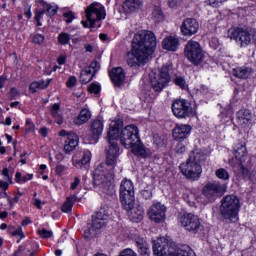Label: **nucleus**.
Instances as JSON below:
<instances>
[{
	"label": "nucleus",
	"mask_w": 256,
	"mask_h": 256,
	"mask_svg": "<svg viewBox=\"0 0 256 256\" xmlns=\"http://www.w3.org/2000/svg\"><path fill=\"white\" fill-rule=\"evenodd\" d=\"M129 213L130 221L134 223H139V221H143V215H145V210L142 206H135V202L132 204L130 209H125Z\"/></svg>",
	"instance_id": "nucleus-22"
},
{
	"label": "nucleus",
	"mask_w": 256,
	"mask_h": 256,
	"mask_svg": "<svg viewBox=\"0 0 256 256\" xmlns=\"http://www.w3.org/2000/svg\"><path fill=\"white\" fill-rule=\"evenodd\" d=\"M136 245L140 255L149 256V244H147V240L145 238H137Z\"/></svg>",
	"instance_id": "nucleus-30"
},
{
	"label": "nucleus",
	"mask_w": 256,
	"mask_h": 256,
	"mask_svg": "<svg viewBox=\"0 0 256 256\" xmlns=\"http://www.w3.org/2000/svg\"><path fill=\"white\" fill-rule=\"evenodd\" d=\"M32 41L36 45H43V43L45 42V36H43L42 34H36L33 36Z\"/></svg>",
	"instance_id": "nucleus-42"
},
{
	"label": "nucleus",
	"mask_w": 256,
	"mask_h": 256,
	"mask_svg": "<svg viewBox=\"0 0 256 256\" xmlns=\"http://www.w3.org/2000/svg\"><path fill=\"white\" fill-rule=\"evenodd\" d=\"M75 201H77L76 195L68 196L66 202L62 205L63 213H71L73 206L75 205Z\"/></svg>",
	"instance_id": "nucleus-33"
},
{
	"label": "nucleus",
	"mask_w": 256,
	"mask_h": 256,
	"mask_svg": "<svg viewBox=\"0 0 256 256\" xmlns=\"http://www.w3.org/2000/svg\"><path fill=\"white\" fill-rule=\"evenodd\" d=\"M175 141H185L191 135V126L187 124H177L172 132Z\"/></svg>",
	"instance_id": "nucleus-19"
},
{
	"label": "nucleus",
	"mask_w": 256,
	"mask_h": 256,
	"mask_svg": "<svg viewBox=\"0 0 256 256\" xmlns=\"http://www.w3.org/2000/svg\"><path fill=\"white\" fill-rule=\"evenodd\" d=\"M105 7L100 3L93 2L87 9H86V19L87 21H82L83 27L87 29H95L96 27H101V19H105L106 17Z\"/></svg>",
	"instance_id": "nucleus-6"
},
{
	"label": "nucleus",
	"mask_w": 256,
	"mask_h": 256,
	"mask_svg": "<svg viewBox=\"0 0 256 256\" xmlns=\"http://www.w3.org/2000/svg\"><path fill=\"white\" fill-rule=\"evenodd\" d=\"M187 151V147L183 143H178L176 146V153H185Z\"/></svg>",
	"instance_id": "nucleus-55"
},
{
	"label": "nucleus",
	"mask_w": 256,
	"mask_h": 256,
	"mask_svg": "<svg viewBox=\"0 0 256 256\" xmlns=\"http://www.w3.org/2000/svg\"><path fill=\"white\" fill-rule=\"evenodd\" d=\"M228 37L240 47H249L251 43L256 45V29L247 25H239L228 30Z\"/></svg>",
	"instance_id": "nucleus-4"
},
{
	"label": "nucleus",
	"mask_w": 256,
	"mask_h": 256,
	"mask_svg": "<svg viewBox=\"0 0 256 256\" xmlns=\"http://www.w3.org/2000/svg\"><path fill=\"white\" fill-rule=\"evenodd\" d=\"M119 256H137V253L133 249L127 248L120 252Z\"/></svg>",
	"instance_id": "nucleus-48"
},
{
	"label": "nucleus",
	"mask_w": 256,
	"mask_h": 256,
	"mask_svg": "<svg viewBox=\"0 0 256 256\" xmlns=\"http://www.w3.org/2000/svg\"><path fill=\"white\" fill-rule=\"evenodd\" d=\"M141 5V0H125L123 9L125 13H133V11H137Z\"/></svg>",
	"instance_id": "nucleus-29"
},
{
	"label": "nucleus",
	"mask_w": 256,
	"mask_h": 256,
	"mask_svg": "<svg viewBox=\"0 0 256 256\" xmlns=\"http://www.w3.org/2000/svg\"><path fill=\"white\" fill-rule=\"evenodd\" d=\"M73 157L72 165L76 167V169H81L82 171H89V163H91V151L84 150L82 153H80V160L75 159Z\"/></svg>",
	"instance_id": "nucleus-18"
},
{
	"label": "nucleus",
	"mask_w": 256,
	"mask_h": 256,
	"mask_svg": "<svg viewBox=\"0 0 256 256\" xmlns=\"http://www.w3.org/2000/svg\"><path fill=\"white\" fill-rule=\"evenodd\" d=\"M15 256H35V252H31L30 250H21L20 248L18 252L15 253Z\"/></svg>",
	"instance_id": "nucleus-46"
},
{
	"label": "nucleus",
	"mask_w": 256,
	"mask_h": 256,
	"mask_svg": "<svg viewBox=\"0 0 256 256\" xmlns=\"http://www.w3.org/2000/svg\"><path fill=\"white\" fill-rule=\"evenodd\" d=\"M184 53L193 65H201V62L205 61V51L197 41L190 40L185 46Z\"/></svg>",
	"instance_id": "nucleus-10"
},
{
	"label": "nucleus",
	"mask_w": 256,
	"mask_h": 256,
	"mask_svg": "<svg viewBox=\"0 0 256 256\" xmlns=\"http://www.w3.org/2000/svg\"><path fill=\"white\" fill-rule=\"evenodd\" d=\"M240 209L241 202L236 195H227L221 200L220 215L225 221L230 223L239 221Z\"/></svg>",
	"instance_id": "nucleus-5"
},
{
	"label": "nucleus",
	"mask_w": 256,
	"mask_h": 256,
	"mask_svg": "<svg viewBox=\"0 0 256 256\" xmlns=\"http://www.w3.org/2000/svg\"><path fill=\"white\" fill-rule=\"evenodd\" d=\"M215 175L218 179L222 181H229V172L225 170V168H219L215 171Z\"/></svg>",
	"instance_id": "nucleus-35"
},
{
	"label": "nucleus",
	"mask_w": 256,
	"mask_h": 256,
	"mask_svg": "<svg viewBox=\"0 0 256 256\" xmlns=\"http://www.w3.org/2000/svg\"><path fill=\"white\" fill-rule=\"evenodd\" d=\"M103 121L96 119L91 123L90 131L92 133L91 138L89 139L88 143L95 144L99 141V138L103 134Z\"/></svg>",
	"instance_id": "nucleus-20"
},
{
	"label": "nucleus",
	"mask_w": 256,
	"mask_h": 256,
	"mask_svg": "<svg viewBox=\"0 0 256 256\" xmlns=\"http://www.w3.org/2000/svg\"><path fill=\"white\" fill-rule=\"evenodd\" d=\"M12 236L13 237H21V239H23V237H25V234H23V228L19 227L18 229L13 231Z\"/></svg>",
	"instance_id": "nucleus-53"
},
{
	"label": "nucleus",
	"mask_w": 256,
	"mask_h": 256,
	"mask_svg": "<svg viewBox=\"0 0 256 256\" xmlns=\"http://www.w3.org/2000/svg\"><path fill=\"white\" fill-rule=\"evenodd\" d=\"M64 171H65V166H63V165L56 166L57 175H61V173H63Z\"/></svg>",
	"instance_id": "nucleus-60"
},
{
	"label": "nucleus",
	"mask_w": 256,
	"mask_h": 256,
	"mask_svg": "<svg viewBox=\"0 0 256 256\" xmlns=\"http://www.w3.org/2000/svg\"><path fill=\"white\" fill-rule=\"evenodd\" d=\"M15 181H16V183H21V182H23V178H22L21 172H17V173H16V175H15Z\"/></svg>",
	"instance_id": "nucleus-61"
},
{
	"label": "nucleus",
	"mask_w": 256,
	"mask_h": 256,
	"mask_svg": "<svg viewBox=\"0 0 256 256\" xmlns=\"http://www.w3.org/2000/svg\"><path fill=\"white\" fill-rule=\"evenodd\" d=\"M88 91L89 93H99V91H101V86L95 84V83H92L89 87H88Z\"/></svg>",
	"instance_id": "nucleus-47"
},
{
	"label": "nucleus",
	"mask_w": 256,
	"mask_h": 256,
	"mask_svg": "<svg viewBox=\"0 0 256 256\" xmlns=\"http://www.w3.org/2000/svg\"><path fill=\"white\" fill-rule=\"evenodd\" d=\"M38 235L42 239H51V237H53V231L43 228V229L38 230Z\"/></svg>",
	"instance_id": "nucleus-39"
},
{
	"label": "nucleus",
	"mask_w": 256,
	"mask_h": 256,
	"mask_svg": "<svg viewBox=\"0 0 256 256\" xmlns=\"http://www.w3.org/2000/svg\"><path fill=\"white\" fill-rule=\"evenodd\" d=\"M183 3V0H168V7L171 9H177Z\"/></svg>",
	"instance_id": "nucleus-45"
},
{
	"label": "nucleus",
	"mask_w": 256,
	"mask_h": 256,
	"mask_svg": "<svg viewBox=\"0 0 256 256\" xmlns=\"http://www.w3.org/2000/svg\"><path fill=\"white\" fill-rule=\"evenodd\" d=\"M67 87H75L77 85V77L71 76L66 82Z\"/></svg>",
	"instance_id": "nucleus-52"
},
{
	"label": "nucleus",
	"mask_w": 256,
	"mask_h": 256,
	"mask_svg": "<svg viewBox=\"0 0 256 256\" xmlns=\"http://www.w3.org/2000/svg\"><path fill=\"white\" fill-rule=\"evenodd\" d=\"M152 17L156 22L163 21V12L161 11V8H154Z\"/></svg>",
	"instance_id": "nucleus-38"
},
{
	"label": "nucleus",
	"mask_w": 256,
	"mask_h": 256,
	"mask_svg": "<svg viewBox=\"0 0 256 256\" xmlns=\"http://www.w3.org/2000/svg\"><path fill=\"white\" fill-rule=\"evenodd\" d=\"M60 137H65V145L64 151L65 153H71V151H75L77 145H79V136L74 132L67 133L65 130H61L59 132Z\"/></svg>",
	"instance_id": "nucleus-16"
},
{
	"label": "nucleus",
	"mask_w": 256,
	"mask_h": 256,
	"mask_svg": "<svg viewBox=\"0 0 256 256\" xmlns=\"http://www.w3.org/2000/svg\"><path fill=\"white\" fill-rule=\"evenodd\" d=\"M49 132V129L43 127L40 129L39 133L42 135V137H47V133Z\"/></svg>",
	"instance_id": "nucleus-62"
},
{
	"label": "nucleus",
	"mask_w": 256,
	"mask_h": 256,
	"mask_svg": "<svg viewBox=\"0 0 256 256\" xmlns=\"http://www.w3.org/2000/svg\"><path fill=\"white\" fill-rule=\"evenodd\" d=\"M241 174L243 176V179L249 180L251 177V172H249V169L245 168L244 166H241Z\"/></svg>",
	"instance_id": "nucleus-51"
},
{
	"label": "nucleus",
	"mask_w": 256,
	"mask_h": 256,
	"mask_svg": "<svg viewBox=\"0 0 256 256\" xmlns=\"http://www.w3.org/2000/svg\"><path fill=\"white\" fill-rule=\"evenodd\" d=\"M107 219L109 216L105 213L104 208H101L95 215L92 216V223L84 231L85 239H93L107 227Z\"/></svg>",
	"instance_id": "nucleus-7"
},
{
	"label": "nucleus",
	"mask_w": 256,
	"mask_h": 256,
	"mask_svg": "<svg viewBox=\"0 0 256 256\" xmlns=\"http://www.w3.org/2000/svg\"><path fill=\"white\" fill-rule=\"evenodd\" d=\"M2 175H4V177H7V179H9V169L4 168L3 171H2Z\"/></svg>",
	"instance_id": "nucleus-64"
},
{
	"label": "nucleus",
	"mask_w": 256,
	"mask_h": 256,
	"mask_svg": "<svg viewBox=\"0 0 256 256\" xmlns=\"http://www.w3.org/2000/svg\"><path fill=\"white\" fill-rule=\"evenodd\" d=\"M150 77V85L154 91L161 93L165 87H167V83L171 81V75H169V65H164L159 73L152 71L149 74Z\"/></svg>",
	"instance_id": "nucleus-9"
},
{
	"label": "nucleus",
	"mask_w": 256,
	"mask_h": 256,
	"mask_svg": "<svg viewBox=\"0 0 256 256\" xmlns=\"http://www.w3.org/2000/svg\"><path fill=\"white\" fill-rule=\"evenodd\" d=\"M155 47H157V38L153 32L145 30L137 32L132 40V48L125 56L128 67L131 69L145 67Z\"/></svg>",
	"instance_id": "nucleus-2"
},
{
	"label": "nucleus",
	"mask_w": 256,
	"mask_h": 256,
	"mask_svg": "<svg viewBox=\"0 0 256 256\" xmlns=\"http://www.w3.org/2000/svg\"><path fill=\"white\" fill-rule=\"evenodd\" d=\"M88 68H90V71H92L93 75H95V73H97V71H99V69H101V64H99V62H97V60H94L91 62L90 66H88Z\"/></svg>",
	"instance_id": "nucleus-43"
},
{
	"label": "nucleus",
	"mask_w": 256,
	"mask_h": 256,
	"mask_svg": "<svg viewBox=\"0 0 256 256\" xmlns=\"http://www.w3.org/2000/svg\"><path fill=\"white\" fill-rule=\"evenodd\" d=\"M89 119H91V111H89L87 108H84L80 111L78 117L74 118V124L85 125Z\"/></svg>",
	"instance_id": "nucleus-27"
},
{
	"label": "nucleus",
	"mask_w": 256,
	"mask_h": 256,
	"mask_svg": "<svg viewBox=\"0 0 256 256\" xmlns=\"http://www.w3.org/2000/svg\"><path fill=\"white\" fill-rule=\"evenodd\" d=\"M93 77H95L93 70H91V68H85L80 73V83H82V85H87V83L93 81Z\"/></svg>",
	"instance_id": "nucleus-32"
},
{
	"label": "nucleus",
	"mask_w": 256,
	"mask_h": 256,
	"mask_svg": "<svg viewBox=\"0 0 256 256\" xmlns=\"http://www.w3.org/2000/svg\"><path fill=\"white\" fill-rule=\"evenodd\" d=\"M18 94H19V92L17 91V89L11 88V90H10V99L11 100L15 99V97H17Z\"/></svg>",
	"instance_id": "nucleus-58"
},
{
	"label": "nucleus",
	"mask_w": 256,
	"mask_h": 256,
	"mask_svg": "<svg viewBox=\"0 0 256 256\" xmlns=\"http://www.w3.org/2000/svg\"><path fill=\"white\" fill-rule=\"evenodd\" d=\"M71 41V36L68 33L62 32L58 36V42L60 45H69Z\"/></svg>",
	"instance_id": "nucleus-36"
},
{
	"label": "nucleus",
	"mask_w": 256,
	"mask_h": 256,
	"mask_svg": "<svg viewBox=\"0 0 256 256\" xmlns=\"http://www.w3.org/2000/svg\"><path fill=\"white\" fill-rule=\"evenodd\" d=\"M174 83L177 85V87H180V89H187V81H185L183 76H176Z\"/></svg>",
	"instance_id": "nucleus-37"
},
{
	"label": "nucleus",
	"mask_w": 256,
	"mask_h": 256,
	"mask_svg": "<svg viewBox=\"0 0 256 256\" xmlns=\"http://www.w3.org/2000/svg\"><path fill=\"white\" fill-rule=\"evenodd\" d=\"M238 125L240 127H247L251 125V111L249 110H240L237 113Z\"/></svg>",
	"instance_id": "nucleus-24"
},
{
	"label": "nucleus",
	"mask_w": 256,
	"mask_h": 256,
	"mask_svg": "<svg viewBox=\"0 0 256 256\" xmlns=\"http://www.w3.org/2000/svg\"><path fill=\"white\" fill-rule=\"evenodd\" d=\"M178 221L180 225L189 233L197 234L203 228L201 218L193 213H184L179 216Z\"/></svg>",
	"instance_id": "nucleus-11"
},
{
	"label": "nucleus",
	"mask_w": 256,
	"mask_h": 256,
	"mask_svg": "<svg viewBox=\"0 0 256 256\" xmlns=\"http://www.w3.org/2000/svg\"><path fill=\"white\" fill-rule=\"evenodd\" d=\"M207 159L205 153L201 152L199 149H195L190 152L189 158L186 163L180 165V171L186 179L189 181H199L203 168H201V163Z\"/></svg>",
	"instance_id": "nucleus-3"
},
{
	"label": "nucleus",
	"mask_w": 256,
	"mask_h": 256,
	"mask_svg": "<svg viewBox=\"0 0 256 256\" xmlns=\"http://www.w3.org/2000/svg\"><path fill=\"white\" fill-rule=\"evenodd\" d=\"M165 211H167L165 205L159 202L155 203L149 208L148 217L154 221V223H163L166 219Z\"/></svg>",
	"instance_id": "nucleus-15"
},
{
	"label": "nucleus",
	"mask_w": 256,
	"mask_h": 256,
	"mask_svg": "<svg viewBox=\"0 0 256 256\" xmlns=\"http://www.w3.org/2000/svg\"><path fill=\"white\" fill-rule=\"evenodd\" d=\"M51 83V79L48 80H39L32 82L30 84V93H37V91H41L43 89H47L49 87V84Z\"/></svg>",
	"instance_id": "nucleus-28"
},
{
	"label": "nucleus",
	"mask_w": 256,
	"mask_h": 256,
	"mask_svg": "<svg viewBox=\"0 0 256 256\" xmlns=\"http://www.w3.org/2000/svg\"><path fill=\"white\" fill-rule=\"evenodd\" d=\"M153 253L156 256H175V245L167 238L160 237L153 241Z\"/></svg>",
	"instance_id": "nucleus-13"
},
{
	"label": "nucleus",
	"mask_w": 256,
	"mask_h": 256,
	"mask_svg": "<svg viewBox=\"0 0 256 256\" xmlns=\"http://www.w3.org/2000/svg\"><path fill=\"white\" fill-rule=\"evenodd\" d=\"M45 13L48 17H53V15H57V8H53L51 4H46Z\"/></svg>",
	"instance_id": "nucleus-41"
},
{
	"label": "nucleus",
	"mask_w": 256,
	"mask_h": 256,
	"mask_svg": "<svg viewBox=\"0 0 256 256\" xmlns=\"http://www.w3.org/2000/svg\"><path fill=\"white\" fill-rule=\"evenodd\" d=\"M199 31V22L193 18H187L181 25V33L185 37H191Z\"/></svg>",
	"instance_id": "nucleus-17"
},
{
	"label": "nucleus",
	"mask_w": 256,
	"mask_h": 256,
	"mask_svg": "<svg viewBox=\"0 0 256 256\" xmlns=\"http://www.w3.org/2000/svg\"><path fill=\"white\" fill-rule=\"evenodd\" d=\"M226 0H205L206 5H210L211 7H220L223 5Z\"/></svg>",
	"instance_id": "nucleus-44"
},
{
	"label": "nucleus",
	"mask_w": 256,
	"mask_h": 256,
	"mask_svg": "<svg viewBox=\"0 0 256 256\" xmlns=\"http://www.w3.org/2000/svg\"><path fill=\"white\" fill-rule=\"evenodd\" d=\"M247 156V146L245 144H238L235 148L234 157L239 161V163H243V159Z\"/></svg>",
	"instance_id": "nucleus-31"
},
{
	"label": "nucleus",
	"mask_w": 256,
	"mask_h": 256,
	"mask_svg": "<svg viewBox=\"0 0 256 256\" xmlns=\"http://www.w3.org/2000/svg\"><path fill=\"white\" fill-rule=\"evenodd\" d=\"M34 205L37 207V209H41L42 205H45V202L41 201V199H34Z\"/></svg>",
	"instance_id": "nucleus-57"
},
{
	"label": "nucleus",
	"mask_w": 256,
	"mask_h": 256,
	"mask_svg": "<svg viewBox=\"0 0 256 256\" xmlns=\"http://www.w3.org/2000/svg\"><path fill=\"white\" fill-rule=\"evenodd\" d=\"M162 49L166 51H177L179 49V38L175 36H168L162 41Z\"/></svg>",
	"instance_id": "nucleus-23"
},
{
	"label": "nucleus",
	"mask_w": 256,
	"mask_h": 256,
	"mask_svg": "<svg viewBox=\"0 0 256 256\" xmlns=\"http://www.w3.org/2000/svg\"><path fill=\"white\" fill-rule=\"evenodd\" d=\"M173 255L174 256H197V254H195V251H193V249H191V247L187 245L175 246Z\"/></svg>",
	"instance_id": "nucleus-25"
},
{
	"label": "nucleus",
	"mask_w": 256,
	"mask_h": 256,
	"mask_svg": "<svg viewBox=\"0 0 256 256\" xmlns=\"http://www.w3.org/2000/svg\"><path fill=\"white\" fill-rule=\"evenodd\" d=\"M120 201L123 209H130L135 203V186L133 182L124 178L120 183Z\"/></svg>",
	"instance_id": "nucleus-8"
},
{
	"label": "nucleus",
	"mask_w": 256,
	"mask_h": 256,
	"mask_svg": "<svg viewBox=\"0 0 256 256\" xmlns=\"http://www.w3.org/2000/svg\"><path fill=\"white\" fill-rule=\"evenodd\" d=\"M110 79L115 87H121L125 84V70L121 67L113 68L110 72Z\"/></svg>",
	"instance_id": "nucleus-21"
},
{
	"label": "nucleus",
	"mask_w": 256,
	"mask_h": 256,
	"mask_svg": "<svg viewBox=\"0 0 256 256\" xmlns=\"http://www.w3.org/2000/svg\"><path fill=\"white\" fill-rule=\"evenodd\" d=\"M33 179V174H26L22 177V183H27V181H31Z\"/></svg>",
	"instance_id": "nucleus-59"
},
{
	"label": "nucleus",
	"mask_w": 256,
	"mask_h": 256,
	"mask_svg": "<svg viewBox=\"0 0 256 256\" xmlns=\"http://www.w3.org/2000/svg\"><path fill=\"white\" fill-rule=\"evenodd\" d=\"M5 81H7V78H5L4 76L0 77V89H3V87H5Z\"/></svg>",
	"instance_id": "nucleus-63"
},
{
	"label": "nucleus",
	"mask_w": 256,
	"mask_h": 256,
	"mask_svg": "<svg viewBox=\"0 0 256 256\" xmlns=\"http://www.w3.org/2000/svg\"><path fill=\"white\" fill-rule=\"evenodd\" d=\"M79 185H81V178L76 176L74 178V181L71 183L70 189L72 191H75V189H77Z\"/></svg>",
	"instance_id": "nucleus-50"
},
{
	"label": "nucleus",
	"mask_w": 256,
	"mask_h": 256,
	"mask_svg": "<svg viewBox=\"0 0 256 256\" xmlns=\"http://www.w3.org/2000/svg\"><path fill=\"white\" fill-rule=\"evenodd\" d=\"M44 14H45V9H43V10L36 9L34 19H35V21H37V27H41L43 25V23H41V19Z\"/></svg>",
	"instance_id": "nucleus-40"
},
{
	"label": "nucleus",
	"mask_w": 256,
	"mask_h": 256,
	"mask_svg": "<svg viewBox=\"0 0 256 256\" xmlns=\"http://www.w3.org/2000/svg\"><path fill=\"white\" fill-rule=\"evenodd\" d=\"M172 113L178 119H187L193 115V107L191 102L185 99H176L172 103Z\"/></svg>",
	"instance_id": "nucleus-12"
},
{
	"label": "nucleus",
	"mask_w": 256,
	"mask_h": 256,
	"mask_svg": "<svg viewBox=\"0 0 256 256\" xmlns=\"http://www.w3.org/2000/svg\"><path fill=\"white\" fill-rule=\"evenodd\" d=\"M4 197H6L8 203L11 205V207H13V203H18L19 202V196H15L13 198V200H11V198L9 197V195L6 194V192H4Z\"/></svg>",
	"instance_id": "nucleus-54"
},
{
	"label": "nucleus",
	"mask_w": 256,
	"mask_h": 256,
	"mask_svg": "<svg viewBox=\"0 0 256 256\" xmlns=\"http://www.w3.org/2000/svg\"><path fill=\"white\" fill-rule=\"evenodd\" d=\"M35 129V124H33V122H31V120H27L26 121V131L29 133L31 131H34Z\"/></svg>",
	"instance_id": "nucleus-56"
},
{
	"label": "nucleus",
	"mask_w": 256,
	"mask_h": 256,
	"mask_svg": "<svg viewBox=\"0 0 256 256\" xmlns=\"http://www.w3.org/2000/svg\"><path fill=\"white\" fill-rule=\"evenodd\" d=\"M59 109H61V105H59V103H55L52 106L51 115H52V117H54V119L58 125H62L63 116H61V114L59 113Z\"/></svg>",
	"instance_id": "nucleus-34"
},
{
	"label": "nucleus",
	"mask_w": 256,
	"mask_h": 256,
	"mask_svg": "<svg viewBox=\"0 0 256 256\" xmlns=\"http://www.w3.org/2000/svg\"><path fill=\"white\" fill-rule=\"evenodd\" d=\"M223 186L219 182H208L203 188V195L211 202L221 197Z\"/></svg>",
	"instance_id": "nucleus-14"
},
{
	"label": "nucleus",
	"mask_w": 256,
	"mask_h": 256,
	"mask_svg": "<svg viewBox=\"0 0 256 256\" xmlns=\"http://www.w3.org/2000/svg\"><path fill=\"white\" fill-rule=\"evenodd\" d=\"M63 17L66 19V23H73V19H75V14L73 12H66L63 14Z\"/></svg>",
	"instance_id": "nucleus-49"
},
{
	"label": "nucleus",
	"mask_w": 256,
	"mask_h": 256,
	"mask_svg": "<svg viewBox=\"0 0 256 256\" xmlns=\"http://www.w3.org/2000/svg\"><path fill=\"white\" fill-rule=\"evenodd\" d=\"M120 130L121 132L119 133ZM117 139L120 140L123 147L131 149L134 155L143 159L149 155L147 148L141 142L139 128L136 125L130 124L123 128V120L121 119L114 120L110 123L107 135L109 148L106 153V162L100 163L94 170V187L105 193V195L110 196L116 193L113 177H115V167H117V161L120 155L119 145L115 142Z\"/></svg>",
	"instance_id": "nucleus-1"
},
{
	"label": "nucleus",
	"mask_w": 256,
	"mask_h": 256,
	"mask_svg": "<svg viewBox=\"0 0 256 256\" xmlns=\"http://www.w3.org/2000/svg\"><path fill=\"white\" fill-rule=\"evenodd\" d=\"M233 75L238 79H247L253 75V69L249 67H238L233 69Z\"/></svg>",
	"instance_id": "nucleus-26"
}]
</instances>
